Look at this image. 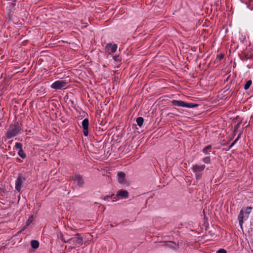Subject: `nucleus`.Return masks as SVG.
<instances>
[{"label": "nucleus", "instance_id": "obj_7", "mask_svg": "<svg viewBox=\"0 0 253 253\" xmlns=\"http://www.w3.org/2000/svg\"><path fill=\"white\" fill-rule=\"evenodd\" d=\"M114 197V198H116L118 197H122V198L126 199L128 197V193L127 191H126L125 190H122V189L120 190L119 191H118L116 196H115L114 194H113V195H112V196L111 197L110 196H106V197H104V200H106L108 199L113 198Z\"/></svg>", "mask_w": 253, "mask_h": 253}, {"label": "nucleus", "instance_id": "obj_18", "mask_svg": "<svg viewBox=\"0 0 253 253\" xmlns=\"http://www.w3.org/2000/svg\"><path fill=\"white\" fill-rule=\"evenodd\" d=\"M18 154L21 158L23 159L26 158V155L22 149H20V150L18 151Z\"/></svg>", "mask_w": 253, "mask_h": 253}, {"label": "nucleus", "instance_id": "obj_9", "mask_svg": "<svg viewBox=\"0 0 253 253\" xmlns=\"http://www.w3.org/2000/svg\"><path fill=\"white\" fill-rule=\"evenodd\" d=\"M118 45L116 44L109 43L106 45L105 50L109 54L114 53L117 49Z\"/></svg>", "mask_w": 253, "mask_h": 253}, {"label": "nucleus", "instance_id": "obj_11", "mask_svg": "<svg viewBox=\"0 0 253 253\" xmlns=\"http://www.w3.org/2000/svg\"><path fill=\"white\" fill-rule=\"evenodd\" d=\"M118 181L121 184H124L126 183V174L123 172H119L118 173Z\"/></svg>", "mask_w": 253, "mask_h": 253}, {"label": "nucleus", "instance_id": "obj_6", "mask_svg": "<svg viewBox=\"0 0 253 253\" xmlns=\"http://www.w3.org/2000/svg\"><path fill=\"white\" fill-rule=\"evenodd\" d=\"M171 103L173 106L183 107H186V108H193L197 106V105H193L192 103H188L185 102L181 100H174L171 101Z\"/></svg>", "mask_w": 253, "mask_h": 253}, {"label": "nucleus", "instance_id": "obj_15", "mask_svg": "<svg viewBox=\"0 0 253 253\" xmlns=\"http://www.w3.org/2000/svg\"><path fill=\"white\" fill-rule=\"evenodd\" d=\"M49 58V57L45 55H41L40 56L39 58L38 62L40 63H41L42 62H45L47 61V58Z\"/></svg>", "mask_w": 253, "mask_h": 253}, {"label": "nucleus", "instance_id": "obj_10", "mask_svg": "<svg viewBox=\"0 0 253 253\" xmlns=\"http://www.w3.org/2000/svg\"><path fill=\"white\" fill-rule=\"evenodd\" d=\"M74 180L75 182L80 187L82 186L84 183L83 177L80 175H76Z\"/></svg>", "mask_w": 253, "mask_h": 253}, {"label": "nucleus", "instance_id": "obj_14", "mask_svg": "<svg viewBox=\"0 0 253 253\" xmlns=\"http://www.w3.org/2000/svg\"><path fill=\"white\" fill-rule=\"evenodd\" d=\"M211 145H209L203 149V152L206 155L209 154L211 151Z\"/></svg>", "mask_w": 253, "mask_h": 253}, {"label": "nucleus", "instance_id": "obj_3", "mask_svg": "<svg viewBox=\"0 0 253 253\" xmlns=\"http://www.w3.org/2000/svg\"><path fill=\"white\" fill-rule=\"evenodd\" d=\"M84 244V240L80 234H76L75 236L70 238V244L74 246V247H79Z\"/></svg>", "mask_w": 253, "mask_h": 253}, {"label": "nucleus", "instance_id": "obj_5", "mask_svg": "<svg viewBox=\"0 0 253 253\" xmlns=\"http://www.w3.org/2000/svg\"><path fill=\"white\" fill-rule=\"evenodd\" d=\"M67 84L66 80H60L53 83L51 87L55 89H64L66 87Z\"/></svg>", "mask_w": 253, "mask_h": 253}, {"label": "nucleus", "instance_id": "obj_4", "mask_svg": "<svg viewBox=\"0 0 253 253\" xmlns=\"http://www.w3.org/2000/svg\"><path fill=\"white\" fill-rule=\"evenodd\" d=\"M205 168V165L201 166L195 165L192 166L191 169L193 172L195 173L197 179H201L202 175V171L204 170Z\"/></svg>", "mask_w": 253, "mask_h": 253}, {"label": "nucleus", "instance_id": "obj_13", "mask_svg": "<svg viewBox=\"0 0 253 253\" xmlns=\"http://www.w3.org/2000/svg\"><path fill=\"white\" fill-rule=\"evenodd\" d=\"M88 120L84 119L82 122V126L83 129L88 128Z\"/></svg>", "mask_w": 253, "mask_h": 253}, {"label": "nucleus", "instance_id": "obj_8", "mask_svg": "<svg viewBox=\"0 0 253 253\" xmlns=\"http://www.w3.org/2000/svg\"><path fill=\"white\" fill-rule=\"evenodd\" d=\"M25 180V178L22 177L21 175L18 176L15 182V189L18 192H21V188Z\"/></svg>", "mask_w": 253, "mask_h": 253}, {"label": "nucleus", "instance_id": "obj_25", "mask_svg": "<svg viewBox=\"0 0 253 253\" xmlns=\"http://www.w3.org/2000/svg\"><path fill=\"white\" fill-rule=\"evenodd\" d=\"M240 137V134H239L237 137L236 138V139L232 142V143L231 144V146L230 147H232L236 142L238 140V139H239Z\"/></svg>", "mask_w": 253, "mask_h": 253}, {"label": "nucleus", "instance_id": "obj_28", "mask_svg": "<svg viewBox=\"0 0 253 253\" xmlns=\"http://www.w3.org/2000/svg\"><path fill=\"white\" fill-rule=\"evenodd\" d=\"M32 222V216H31V217H30L28 220V223H31Z\"/></svg>", "mask_w": 253, "mask_h": 253}, {"label": "nucleus", "instance_id": "obj_29", "mask_svg": "<svg viewBox=\"0 0 253 253\" xmlns=\"http://www.w3.org/2000/svg\"><path fill=\"white\" fill-rule=\"evenodd\" d=\"M103 67H104V68H106V66H105V64H104V65H103Z\"/></svg>", "mask_w": 253, "mask_h": 253}, {"label": "nucleus", "instance_id": "obj_12", "mask_svg": "<svg viewBox=\"0 0 253 253\" xmlns=\"http://www.w3.org/2000/svg\"><path fill=\"white\" fill-rule=\"evenodd\" d=\"M31 245L33 249H36L38 248L39 246V243L37 240H32L31 243Z\"/></svg>", "mask_w": 253, "mask_h": 253}, {"label": "nucleus", "instance_id": "obj_19", "mask_svg": "<svg viewBox=\"0 0 253 253\" xmlns=\"http://www.w3.org/2000/svg\"><path fill=\"white\" fill-rule=\"evenodd\" d=\"M224 55V54H219L218 55L215 60V62H219L221 61V60L223 58Z\"/></svg>", "mask_w": 253, "mask_h": 253}, {"label": "nucleus", "instance_id": "obj_24", "mask_svg": "<svg viewBox=\"0 0 253 253\" xmlns=\"http://www.w3.org/2000/svg\"><path fill=\"white\" fill-rule=\"evenodd\" d=\"M83 133L84 136H87L88 134V128L83 129Z\"/></svg>", "mask_w": 253, "mask_h": 253}, {"label": "nucleus", "instance_id": "obj_23", "mask_svg": "<svg viewBox=\"0 0 253 253\" xmlns=\"http://www.w3.org/2000/svg\"><path fill=\"white\" fill-rule=\"evenodd\" d=\"M15 147L16 149H18L19 150H20V149H22V145L18 142L16 143Z\"/></svg>", "mask_w": 253, "mask_h": 253}, {"label": "nucleus", "instance_id": "obj_17", "mask_svg": "<svg viewBox=\"0 0 253 253\" xmlns=\"http://www.w3.org/2000/svg\"><path fill=\"white\" fill-rule=\"evenodd\" d=\"M166 245L169 248L175 249L176 247V244L171 242H169L166 244Z\"/></svg>", "mask_w": 253, "mask_h": 253}, {"label": "nucleus", "instance_id": "obj_21", "mask_svg": "<svg viewBox=\"0 0 253 253\" xmlns=\"http://www.w3.org/2000/svg\"><path fill=\"white\" fill-rule=\"evenodd\" d=\"M252 84V81H248L244 85V89H248Z\"/></svg>", "mask_w": 253, "mask_h": 253}, {"label": "nucleus", "instance_id": "obj_22", "mask_svg": "<svg viewBox=\"0 0 253 253\" xmlns=\"http://www.w3.org/2000/svg\"><path fill=\"white\" fill-rule=\"evenodd\" d=\"M113 58L115 62L121 61V57L119 55L114 56Z\"/></svg>", "mask_w": 253, "mask_h": 253}, {"label": "nucleus", "instance_id": "obj_16", "mask_svg": "<svg viewBox=\"0 0 253 253\" xmlns=\"http://www.w3.org/2000/svg\"><path fill=\"white\" fill-rule=\"evenodd\" d=\"M143 121H144L143 118L142 117H138L136 119L137 124L139 126H142Z\"/></svg>", "mask_w": 253, "mask_h": 253}, {"label": "nucleus", "instance_id": "obj_1", "mask_svg": "<svg viewBox=\"0 0 253 253\" xmlns=\"http://www.w3.org/2000/svg\"><path fill=\"white\" fill-rule=\"evenodd\" d=\"M252 210V207H248L245 209H243L241 210L238 217L241 227H242L244 221L246 220L249 218V214L251 213Z\"/></svg>", "mask_w": 253, "mask_h": 253}, {"label": "nucleus", "instance_id": "obj_27", "mask_svg": "<svg viewBox=\"0 0 253 253\" xmlns=\"http://www.w3.org/2000/svg\"><path fill=\"white\" fill-rule=\"evenodd\" d=\"M62 240L65 243H67L70 244V239H66L65 238H63Z\"/></svg>", "mask_w": 253, "mask_h": 253}, {"label": "nucleus", "instance_id": "obj_20", "mask_svg": "<svg viewBox=\"0 0 253 253\" xmlns=\"http://www.w3.org/2000/svg\"><path fill=\"white\" fill-rule=\"evenodd\" d=\"M203 162L205 164H210L211 163V158L210 157H206L203 159Z\"/></svg>", "mask_w": 253, "mask_h": 253}, {"label": "nucleus", "instance_id": "obj_30", "mask_svg": "<svg viewBox=\"0 0 253 253\" xmlns=\"http://www.w3.org/2000/svg\"><path fill=\"white\" fill-rule=\"evenodd\" d=\"M11 4H12V5H13V6H14V4H13V3H11Z\"/></svg>", "mask_w": 253, "mask_h": 253}, {"label": "nucleus", "instance_id": "obj_26", "mask_svg": "<svg viewBox=\"0 0 253 253\" xmlns=\"http://www.w3.org/2000/svg\"><path fill=\"white\" fill-rule=\"evenodd\" d=\"M216 253H227V252L224 249H220L217 251Z\"/></svg>", "mask_w": 253, "mask_h": 253}, {"label": "nucleus", "instance_id": "obj_2", "mask_svg": "<svg viewBox=\"0 0 253 253\" xmlns=\"http://www.w3.org/2000/svg\"><path fill=\"white\" fill-rule=\"evenodd\" d=\"M20 133V127L17 125L10 126L6 132V137L8 139L16 136Z\"/></svg>", "mask_w": 253, "mask_h": 253}]
</instances>
